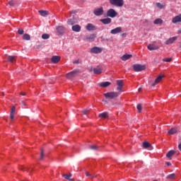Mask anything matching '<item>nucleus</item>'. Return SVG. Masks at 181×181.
<instances>
[{
	"instance_id": "nucleus-1",
	"label": "nucleus",
	"mask_w": 181,
	"mask_h": 181,
	"mask_svg": "<svg viewBox=\"0 0 181 181\" xmlns=\"http://www.w3.org/2000/svg\"><path fill=\"white\" fill-rule=\"evenodd\" d=\"M105 98L109 100H114V98H117L118 95H119V93L118 92H108L103 94Z\"/></svg>"
},
{
	"instance_id": "nucleus-2",
	"label": "nucleus",
	"mask_w": 181,
	"mask_h": 181,
	"mask_svg": "<svg viewBox=\"0 0 181 181\" xmlns=\"http://www.w3.org/2000/svg\"><path fill=\"white\" fill-rule=\"evenodd\" d=\"M109 2L112 6H117V8L124 6V0H109Z\"/></svg>"
},
{
	"instance_id": "nucleus-3",
	"label": "nucleus",
	"mask_w": 181,
	"mask_h": 181,
	"mask_svg": "<svg viewBox=\"0 0 181 181\" xmlns=\"http://www.w3.org/2000/svg\"><path fill=\"white\" fill-rule=\"evenodd\" d=\"M146 69V66L141 65L139 64L133 65V70L136 72L144 71V70Z\"/></svg>"
},
{
	"instance_id": "nucleus-4",
	"label": "nucleus",
	"mask_w": 181,
	"mask_h": 181,
	"mask_svg": "<svg viewBox=\"0 0 181 181\" xmlns=\"http://www.w3.org/2000/svg\"><path fill=\"white\" fill-rule=\"evenodd\" d=\"M78 73H80V70H78V69L74 70V71L66 74V78H68L69 80H71V78H74V77L76 76H77V74H78Z\"/></svg>"
},
{
	"instance_id": "nucleus-5",
	"label": "nucleus",
	"mask_w": 181,
	"mask_h": 181,
	"mask_svg": "<svg viewBox=\"0 0 181 181\" xmlns=\"http://www.w3.org/2000/svg\"><path fill=\"white\" fill-rule=\"evenodd\" d=\"M107 16L109 18H115L116 16H118V13L114 8H110L107 11Z\"/></svg>"
},
{
	"instance_id": "nucleus-6",
	"label": "nucleus",
	"mask_w": 181,
	"mask_h": 181,
	"mask_svg": "<svg viewBox=\"0 0 181 181\" xmlns=\"http://www.w3.org/2000/svg\"><path fill=\"white\" fill-rule=\"evenodd\" d=\"M93 13L95 16H102V15H104V8L100 7L95 8L93 11Z\"/></svg>"
},
{
	"instance_id": "nucleus-7",
	"label": "nucleus",
	"mask_w": 181,
	"mask_h": 181,
	"mask_svg": "<svg viewBox=\"0 0 181 181\" xmlns=\"http://www.w3.org/2000/svg\"><path fill=\"white\" fill-rule=\"evenodd\" d=\"M103 52V48L98 47H94L90 49V53H93L95 54H98V53H101Z\"/></svg>"
},
{
	"instance_id": "nucleus-8",
	"label": "nucleus",
	"mask_w": 181,
	"mask_h": 181,
	"mask_svg": "<svg viewBox=\"0 0 181 181\" xmlns=\"http://www.w3.org/2000/svg\"><path fill=\"white\" fill-rule=\"evenodd\" d=\"M117 90L121 93L122 91V87H124V83H122V80H117Z\"/></svg>"
},
{
	"instance_id": "nucleus-9",
	"label": "nucleus",
	"mask_w": 181,
	"mask_h": 181,
	"mask_svg": "<svg viewBox=\"0 0 181 181\" xmlns=\"http://www.w3.org/2000/svg\"><path fill=\"white\" fill-rule=\"evenodd\" d=\"M122 32V28L121 27H117L110 30V33L112 35H117L118 33H121Z\"/></svg>"
},
{
	"instance_id": "nucleus-10",
	"label": "nucleus",
	"mask_w": 181,
	"mask_h": 181,
	"mask_svg": "<svg viewBox=\"0 0 181 181\" xmlns=\"http://www.w3.org/2000/svg\"><path fill=\"white\" fill-rule=\"evenodd\" d=\"M143 148L144 149H148V151H152L153 149V147H152V145L149 144L148 141L143 142Z\"/></svg>"
},
{
	"instance_id": "nucleus-11",
	"label": "nucleus",
	"mask_w": 181,
	"mask_h": 181,
	"mask_svg": "<svg viewBox=\"0 0 181 181\" xmlns=\"http://www.w3.org/2000/svg\"><path fill=\"white\" fill-rule=\"evenodd\" d=\"M176 40H177V37H172L170 38H169L168 40H167L165 42V45H172V43H175V42H176Z\"/></svg>"
},
{
	"instance_id": "nucleus-12",
	"label": "nucleus",
	"mask_w": 181,
	"mask_h": 181,
	"mask_svg": "<svg viewBox=\"0 0 181 181\" xmlns=\"http://www.w3.org/2000/svg\"><path fill=\"white\" fill-rule=\"evenodd\" d=\"M147 49H148V50H158L159 49V46L155 45V43H152V44H149L148 46H147Z\"/></svg>"
},
{
	"instance_id": "nucleus-13",
	"label": "nucleus",
	"mask_w": 181,
	"mask_h": 181,
	"mask_svg": "<svg viewBox=\"0 0 181 181\" xmlns=\"http://www.w3.org/2000/svg\"><path fill=\"white\" fill-rule=\"evenodd\" d=\"M163 77H165V76L163 75H160L154 81V83L151 85L152 87H155V86H156V84H159V83H160V81H162V78H163Z\"/></svg>"
},
{
	"instance_id": "nucleus-14",
	"label": "nucleus",
	"mask_w": 181,
	"mask_h": 181,
	"mask_svg": "<svg viewBox=\"0 0 181 181\" xmlns=\"http://www.w3.org/2000/svg\"><path fill=\"white\" fill-rule=\"evenodd\" d=\"M100 21L102 22V23H103V25H110V23H111L112 21L110 18H102Z\"/></svg>"
},
{
	"instance_id": "nucleus-15",
	"label": "nucleus",
	"mask_w": 181,
	"mask_h": 181,
	"mask_svg": "<svg viewBox=\"0 0 181 181\" xmlns=\"http://www.w3.org/2000/svg\"><path fill=\"white\" fill-rule=\"evenodd\" d=\"M131 57H132V54H125L123 56H122L120 57L121 60H122L123 62H127V60H129V59H131Z\"/></svg>"
},
{
	"instance_id": "nucleus-16",
	"label": "nucleus",
	"mask_w": 181,
	"mask_h": 181,
	"mask_svg": "<svg viewBox=\"0 0 181 181\" xmlns=\"http://www.w3.org/2000/svg\"><path fill=\"white\" fill-rule=\"evenodd\" d=\"M172 22L173 23H179V22H181V14L173 18Z\"/></svg>"
},
{
	"instance_id": "nucleus-17",
	"label": "nucleus",
	"mask_w": 181,
	"mask_h": 181,
	"mask_svg": "<svg viewBox=\"0 0 181 181\" xmlns=\"http://www.w3.org/2000/svg\"><path fill=\"white\" fill-rule=\"evenodd\" d=\"M15 111H16V108L15 107V106H13L10 112V119H11V121L13 120V118L15 117Z\"/></svg>"
},
{
	"instance_id": "nucleus-18",
	"label": "nucleus",
	"mask_w": 181,
	"mask_h": 181,
	"mask_svg": "<svg viewBox=\"0 0 181 181\" xmlns=\"http://www.w3.org/2000/svg\"><path fill=\"white\" fill-rule=\"evenodd\" d=\"M51 62H52V63H54V64H56L59 63L60 62V57L53 56L51 58Z\"/></svg>"
},
{
	"instance_id": "nucleus-19",
	"label": "nucleus",
	"mask_w": 181,
	"mask_h": 181,
	"mask_svg": "<svg viewBox=\"0 0 181 181\" xmlns=\"http://www.w3.org/2000/svg\"><path fill=\"white\" fill-rule=\"evenodd\" d=\"M93 71L94 73V74H101L103 73V68L102 67H97V68H94L93 69Z\"/></svg>"
},
{
	"instance_id": "nucleus-20",
	"label": "nucleus",
	"mask_w": 181,
	"mask_h": 181,
	"mask_svg": "<svg viewBox=\"0 0 181 181\" xmlns=\"http://www.w3.org/2000/svg\"><path fill=\"white\" fill-rule=\"evenodd\" d=\"M71 29L73 32L78 33L81 30V26H80L79 25H74L72 26Z\"/></svg>"
},
{
	"instance_id": "nucleus-21",
	"label": "nucleus",
	"mask_w": 181,
	"mask_h": 181,
	"mask_svg": "<svg viewBox=\"0 0 181 181\" xmlns=\"http://www.w3.org/2000/svg\"><path fill=\"white\" fill-rule=\"evenodd\" d=\"M57 32L59 33V35H63L64 33V27L63 26H58L57 27Z\"/></svg>"
},
{
	"instance_id": "nucleus-22",
	"label": "nucleus",
	"mask_w": 181,
	"mask_h": 181,
	"mask_svg": "<svg viewBox=\"0 0 181 181\" xmlns=\"http://www.w3.org/2000/svg\"><path fill=\"white\" fill-rule=\"evenodd\" d=\"M110 117V115L107 112H104L100 114H99V118H108Z\"/></svg>"
},
{
	"instance_id": "nucleus-23",
	"label": "nucleus",
	"mask_w": 181,
	"mask_h": 181,
	"mask_svg": "<svg viewBox=\"0 0 181 181\" xmlns=\"http://www.w3.org/2000/svg\"><path fill=\"white\" fill-rule=\"evenodd\" d=\"M86 29L88 30H95V26H94V25H93L92 23H88L87 25H86Z\"/></svg>"
},
{
	"instance_id": "nucleus-24",
	"label": "nucleus",
	"mask_w": 181,
	"mask_h": 181,
	"mask_svg": "<svg viewBox=\"0 0 181 181\" xmlns=\"http://www.w3.org/2000/svg\"><path fill=\"white\" fill-rule=\"evenodd\" d=\"M67 23L68 25H74L75 23H77V19L74 18L69 19Z\"/></svg>"
},
{
	"instance_id": "nucleus-25",
	"label": "nucleus",
	"mask_w": 181,
	"mask_h": 181,
	"mask_svg": "<svg viewBox=\"0 0 181 181\" xmlns=\"http://www.w3.org/2000/svg\"><path fill=\"white\" fill-rule=\"evenodd\" d=\"M97 36L95 34H91L90 35L86 37L87 40H90L91 42L94 41Z\"/></svg>"
},
{
	"instance_id": "nucleus-26",
	"label": "nucleus",
	"mask_w": 181,
	"mask_h": 181,
	"mask_svg": "<svg viewBox=\"0 0 181 181\" xmlns=\"http://www.w3.org/2000/svg\"><path fill=\"white\" fill-rule=\"evenodd\" d=\"M175 153H176V151L171 150L168 152V153L166 154V157L170 159V158H172V156H173Z\"/></svg>"
},
{
	"instance_id": "nucleus-27",
	"label": "nucleus",
	"mask_w": 181,
	"mask_h": 181,
	"mask_svg": "<svg viewBox=\"0 0 181 181\" xmlns=\"http://www.w3.org/2000/svg\"><path fill=\"white\" fill-rule=\"evenodd\" d=\"M62 176H63V177H64V179H66V180H69V181L74 180V179H70V177H71V176H73V175H71V173H69V175L64 174Z\"/></svg>"
},
{
	"instance_id": "nucleus-28",
	"label": "nucleus",
	"mask_w": 181,
	"mask_h": 181,
	"mask_svg": "<svg viewBox=\"0 0 181 181\" xmlns=\"http://www.w3.org/2000/svg\"><path fill=\"white\" fill-rule=\"evenodd\" d=\"M162 23H163V20H162L161 18H156L153 21L154 25H162Z\"/></svg>"
},
{
	"instance_id": "nucleus-29",
	"label": "nucleus",
	"mask_w": 181,
	"mask_h": 181,
	"mask_svg": "<svg viewBox=\"0 0 181 181\" xmlns=\"http://www.w3.org/2000/svg\"><path fill=\"white\" fill-rule=\"evenodd\" d=\"M99 86H100V87L105 88V87H108V86H111V83L108 81L102 82V83H99Z\"/></svg>"
},
{
	"instance_id": "nucleus-30",
	"label": "nucleus",
	"mask_w": 181,
	"mask_h": 181,
	"mask_svg": "<svg viewBox=\"0 0 181 181\" xmlns=\"http://www.w3.org/2000/svg\"><path fill=\"white\" fill-rule=\"evenodd\" d=\"M176 132H177V128H172L168 131V134L170 135H175V134H176Z\"/></svg>"
},
{
	"instance_id": "nucleus-31",
	"label": "nucleus",
	"mask_w": 181,
	"mask_h": 181,
	"mask_svg": "<svg viewBox=\"0 0 181 181\" xmlns=\"http://www.w3.org/2000/svg\"><path fill=\"white\" fill-rule=\"evenodd\" d=\"M38 12L41 16H47V15H49V11H47L40 10Z\"/></svg>"
},
{
	"instance_id": "nucleus-32",
	"label": "nucleus",
	"mask_w": 181,
	"mask_h": 181,
	"mask_svg": "<svg viewBox=\"0 0 181 181\" xmlns=\"http://www.w3.org/2000/svg\"><path fill=\"white\" fill-rule=\"evenodd\" d=\"M21 170H24L25 172H31L32 170H33V168H30L29 167H21L20 168Z\"/></svg>"
},
{
	"instance_id": "nucleus-33",
	"label": "nucleus",
	"mask_w": 181,
	"mask_h": 181,
	"mask_svg": "<svg viewBox=\"0 0 181 181\" xmlns=\"http://www.w3.org/2000/svg\"><path fill=\"white\" fill-rule=\"evenodd\" d=\"M23 40H30V35L29 34H24L23 35Z\"/></svg>"
},
{
	"instance_id": "nucleus-34",
	"label": "nucleus",
	"mask_w": 181,
	"mask_h": 181,
	"mask_svg": "<svg viewBox=\"0 0 181 181\" xmlns=\"http://www.w3.org/2000/svg\"><path fill=\"white\" fill-rule=\"evenodd\" d=\"M43 158H45V150L41 149L40 160H43Z\"/></svg>"
},
{
	"instance_id": "nucleus-35",
	"label": "nucleus",
	"mask_w": 181,
	"mask_h": 181,
	"mask_svg": "<svg viewBox=\"0 0 181 181\" xmlns=\"http://www.w3.org/2000/svg\"><path fill=\"white\" fill-rule=\"evenodd\" d=\"M89 148L92 151H98V146L96 145H92L89 146Z\"/></svg>"
},
{
	"instance_id": "nucleus-36",
	"label": "nucleus",
	"mask_w": 181,
	"mask_h": 181,
	"mask_svg": "<svg viewBox=\"0 0 181 181\" xmlns=\"http://www.w3.org/2000/svg\"><path fill=\"white\" fill-rule=\"evenodd\" d=\"M50 37V35L49 34H43L42 35V39H43L44 40H47V39H49Z\"/></svg>"
},
{
	"instance_id": "nucleus-37",
	"label": "nucleus",
	"mask_w": 181,
	"mask_h": 181,
	"mask_svg": "<svg viewBox=\"0 0 181 181\" xmlns=\"http://www.w3.org/2000/svg\"><path fill=\"white\" fill-rule=\"evenodd\" d=\"M8 5H10V6H15L16 5V1L14 0H10L8 1Z\"/></svg>"
},
{
	"instance_id": "nucleus-38",
	"label": "nucleus",
	"mask_w": 181,
	"mask_h": 181,
	"mask_svg": "<svg viewBox=\"0 0 181 181\" xmlns=\"http://www.w3.org/2000/svg\"><path fill=\"white\" fill-rule=\"evenodd\" d=\"M8 62H10V63H13V62H15V57L14 56H9L8 58Z\"/></svg>"
},
{
	"instance_id": "nucleus-39",
	"label": "nucleus",
	"mask_w": 181,
	"mask_h": 181,
	"mask_svg": "<svg viewBox=\"0 0 181 181\" xmlns=\"http://www.w3.org/2000/svg\"><path fill=\"white\" fill-rule=\"evenodd\" d=\"M85 175H86V176H87L88 177H90V179H93V177H94V175H91V174H90V173H88V172H87V171H86L85 172Z\"/></svg>"
},
{
	"instance_id": "nucleus-40",
	"label": "nucleus",
	"mask_w": 181,
	"mask_h": 181,
	"mask_svg": "<svg viewBox=\"0 0 181 181\" xmlns=\"http://www.w3.org/2000/svg\"><path fill=\"white\" fill-rule=\"evenodd\" d=\"M136 108L138 110V112H141L142 111V105L138 104L136 106Z\"/></svg>"
},
{
	"instance_id": "nucleus-41",
	"label": "nucleus",
	"mask_w": 181,
	"mask_h": 181,
	"mask_svg": "<svg viewBox=\"0 0 181 181\" xmlns=\"http://www.w3.org/2000/svg\"><path fill=\"white\" fill-rule=\"evenodd\" d=\"M157 8H159V9H163V5L160 3H156Z\"/></svg>"
},
{
	"instance_id": "nucleus-42",
	"label": "nucleus",
	"mask_w": 181,
	"mask_h": 181,
	"mask_svg": "<svg viewBox=\"0 0 181 181\" xmlns=\"http://www.w3.org/2000/svg\"><path fill=\"white\" fill-rule=\"evenodd\" d=\"M81 63V60H80V59H76L73 62L74 64H80Z\"/></svg>"
},
{
	"instance_id": "nucleus-43",
	"label": "nucleus",
	"mask_w": 181,
	"mask_h": 181,
	"mask_svg": "<svg viewBox=\"0 0 181 181\" xmlns=\"http://www.w3.org/2000/svg\"><path fill=\"white\" fill-rule=\"evenodd\" d=\"M18 35H23V33H24L23 29L19 28L18 30Z\"/></svg>"
},
{
	"instance_id": "nucleus-44",
	"label": "nucleus",
	"mask_w": 181,
	"mask_h": 181,
	"mask_svg": "<svg viewBox=\"0 0 181 181\" xmlns=\"http://www.w3.org/2000/svg\"><path fill=\"white\" fill-rule=\"evenodd\" d=\"M172 61V58H164L163 59V62H170Z\"/></svg>"
},
{
	"instance_id": "nucleus-45",
	"label": "nucleus",
	"mask_w": 181,
	"mask_h": 181,
	"mask_svg": "<svg viewBox=\"0 0 181 181\" xmlns=\"http://www.w3.org/2000/svg\"><path fill=\"white\" fill-rule=\"evenodd\" d=\"M89 112H90V110H88V109H86V110H83V114L84 115H88Z\"/></svg>"
},
{
	"instance_id": "nucleus-46",
	"label": "nucleus",
	"mask_w": 181,
	"mask_h": 181,
	"mask_svg": "<svg viewBox=\"0 0 181 181\" xmlns=\"http://www.w3.org/2000/svg\"><path fill=\"white\" fill-rule=\"evenodd\" d=\"M175 178V174H171L167 176V179H174Z\"/></svg>"
},
{
	"instance_id": "nucleus-47",
	"label": "nucleus",
	"mask_w": 181,
	"mask_h": 181,
	"mask_svg": "<svg viewBox=\"0 0 181 181\" xmlns=\"http://www.w3.org/2000/svg\"><path fill=\"white\" fill-rule=\"evenodd\" d=\"M20 94H21V95H23V96L26 95V93H21Z\"/></svg>"
},
{
	"instance_id": "nucleus-48",
	"label": "nucleus",
	"mask_w": 181,
	"mask_h": 181,
	"mask_svg": "<svg viewBox=\"0 0 181 181\" xmlns=\"http://www.w3.org/2000/svg\"><path fill=\"white\" fill-rule=\"evenodd\" d=\"M142 90V87H140L138 90L139 93H141V90Z\"/></svg>"
},
{
	"instance_id": "nucleus-49",
	"label": "nucleus",
	"mask_w": 181,
	"mask_h": 181,
	"mask_svg": "<svg viewBox=\"0 0 181 181\" xmlns=\"http://www.w3.org/2000/svg\"><path fill=\"white\" fill-rule=\"evenodd\" d=\"M166 165H167L168 166H170L171 164H170V162H167V163H166Z\"/></svg>"
},
{
	"instance_id": "nucleus-50",
	"label": "nucleus",
	"mask_w": 181,
	"mask_h": 181,
	"mask_svg": "<svg viewBox=\"0 0 181 181\" xmlns=\"http://www.w3.org/2000/svg\"><path fill=\"white\" fill-rule=\"evenodd\" d=\"M22 104H23V105H26V103H25L24 101L22 102Z\"/></svg>"
},
{
	"instance_id": "nucleus-51",
	"label": "nucleus",
	"mask_w": 181,
	"mask_h": 181,
	"mask_svg": "<svg viewBox=\"0 0 181 181\" xmlns=\"http://www.w3.org/2000/svg\"><path fill=\"white\" fill-rule=\"evenodd\" d=\"M2 95H5V93L2 92Z\"/></svg>"
},
{
	"instance_id": "nucleus-52",
	"label": "nucleus",
	"mask_w": 181,
	"mask_h": 181,
	"mask_svg": "<svg viewBox=\"0 0 181 181\" xmlns=\"http://www.w3.org/2000/svg\"><path fill=\"white\" fill-rule=\"evenodd\" d=\"M178 33H181V30H178Z\"/></svg>"
}]
</instances>
